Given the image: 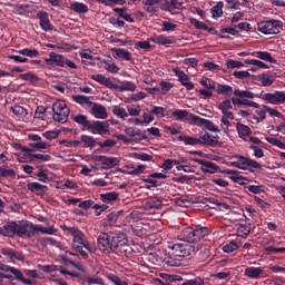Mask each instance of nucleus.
I'll return each mask as SVG.
<instances>
[{
    "instance_id": "f257e3e1",
    "label": "nucleus",
    "mask_w": 285,
    "mask_h": 285,
    "mask_svg": "<svg viewBox=\"0 0 285 285\" xmlns=\"http://www.w3.org/2000/svg\"><path fill=\"white\" fill-rule=\"evenodd\" d=\"M97 245L98 249L105 255L116 254L124 256L128 252V237L125 233H117L114 236L101 233Z\"/></svg>"
},
{
    "instance_id": "f03ea898",
    "label": "nucleus",
    "mask_w": 285,
    "mask_h": 285,
    "mask_svg": "<svg viewBox=\"0 0 285 285\" xmlns=\"http://www.w3.org/2000/svg\"><path fill=\"white\" fill-rule=\"evenodd\" d=\"M75 124L79 125L82 131H90L92 135H109L110 124L108 121L88 120L87 115L76 114L71 115Z\"/></svg>"
},
{
    "instance_id": "7ed1b4c3",
    "label": "nucleus",
    "mask_w": 285,
    "mask_h": 285,
    "mask_svg": "<svg viewBox=\"0 0 285 285\" xmlns=\"http://www.w3.org/2000/svg\"><path fill=\"white\" fill-rule=\"evenodd\" d=\"M213 229L210 227H205L202 225H193V226H186L180 229L178 233V240L180 242H187L188 244H194L200 242L203 238H205L208 235H212Z\"/></svg>"
},
{
    "instance_id": "20e7f679",
    "label": "nucleus",
    "mask_w": 285,
    "mask_h": 285,
    "mask_svg": "<svg viewBox=\"0 0 285 285\" xmlns=\"http://www.w3.org/2000/svg\"><path fill=\"white\" fill-rule=\"evenodd\" d=\"M62 229L67 230L72 236V249L76 250L83 259H88L89 254L85 249L92 253V248L90 247L89 242L86 239L83 232L81 229L67 226H63Z\"/></svg>"
},
{
    "instance_id": "39448f33",
    "label": "nucleus",
    "mask_w": 285,
    "mask_h": 285,
    "mask_svg": "<svg viewBox=\"0 0 285 285\" xmlns=\"http://www.w3.org/2000/svg\"><path fill=\"white\" fill-rule=\"evenodd\" d=\"M28 223L24 220H9L3 226L0 227V235L9 238H13L14 236H19L23 238H31L35 236V232H28Z\"/></svg>"
},
{
    "instance_id": "423d86ee",
    "label": "nucleus",
    "mask_w": 285,
    "mask_h": 285,
    "mask_svg": "<svg viewBox=\"0 0 285 285\" xmlns=\"http://www.w3.org/2000/svg\"><path fill=\"white\" fill-rule=\"evenodd\" d=\"M235 158L236 160L230 163L234 168L248 170L249 173L262 171V165L258 161L246 156H235Z\"/></svg>"
},
{
    "instance_id": "0eeeda50",
    "label": "nucleus",
    "mask_w": 285,
    "mask_h": 285,
    "mask_svg": "<svg viewBox=\"0 0 285 285\" xmlns=\"http://www.w3.org/2000/svg\"><path fill=\"white\" fill-rule=\"evenodd\" d=\"M171 256L178 258V261L190 257L195 253V246L187 242L170 244Z\"/></svg>"
},
{
    "instance_id": "6e6552de",
    "label": "nucleus",
    "mask_w": 285,
    "mask_h": 285,
    "mask_svg": "<svg viewBox=\"0 0 285 285\" xmlns=\"http://www.w3.org/2000/svg\"><path fill=\"white\" fill-rule=\"evenodd\" d=\"M53 120L60 125H63L68 121L71 110L67 107V104L63 100H57L52 105Z\"/></svg>"
},
{
    "instance_id": "1a4fd4ad",
    "label": "nucleus",
    "mask_w": 285,
    "mask_h": 285,
    "mask_svg": "<svg viewBox=\"0 0 285 285\" xmlns=\"http://www.w3.org/2000/svg\"><path fill=\"white\" fill-rule=\"evenodd\" d=\"M257 30L263 35H279L283 30V21L275 19L259 21Z\"/></svg>"
},
{
    "instance_id": "9d476101",
    "label": "nucleus",
    "mask_w": 285,
    "mask_h": 285,
    "mask_svg": "<svg viewBox=\"0 0 285 285\" xmlns=\"http://www.w3.org/2000/svg\"><path fill=\"white\" fill-rule=\"evenodd\" d=\"M47 66H58L60 68L77 69V63L70 59H67L62 55L56 53L55 51L49 52V58L45 59Z\"/></svg>"
},
{
    "instance_id": "9b49d317",
    "label": "nucleus",
    "mask_w": 285,
    "mask_h": 285,
    "mask_svg": "<svg viewBox=\"0 0 285 285\" xmlns=\"http://www.w3.org/2000/svg\"><path fill=\"white\" fill-rule=\"evenodd\" d=\"M263 99L267 101V104L279 106L285 104V91H275V92H266L263 96Z\"/></svg>"
},
{
    "instance_id": "f8f14e48",
    "label": "nucleus",
    "mask_w": 285,
    "mask_h": 285,
    "mask_svg": "<svg viewBox=\"0 0 285 285\" xmlns=\"http://www.w3.org/2000/svg\"><path fill=\"white\" fill-rule=\"evenodd\" d=\"M194 161L200 165V171L203 173L215 174L219 171V166L210 160L196 158Z\"/></svg>"
},
{
    "instance_id": "ddd939ff",
    "label": "nucleus",
    "mask_w": 285,
    "mask_h": 285,
    "mask_svg": "<svg viewBox=\"0 0 285 285\" xmlns=\"http://www.w3.org/2000/svg\"><path fill=\"white\" fill-rule=\"evenodd\" d=\"M171 117L175 118L176 120L188 121L191 125H194L197 119L196 115L189 114L188 110H181V109L175 110L171 114Z\"/></svg>"
},
{
    "instance_id": "4468645a",
    "label": "nucleus",
    "mask_w": 285,
    "mask_h": 285,
    "mask_svg": "<svg viewBox=\"0 0 285 285\" xmlns=\"http://www.w3.org/2000/svg\"><path fill=\"white\" fill-rule=\"evenodd\" d=\"M195 126L197 127H205L206 130H209L212 132H219L222 131L216 125L215 122L207 120L205 118H202L200 116H197V118H195Z\"/></svg>"
},
{
    "instance_id": "2eb2a0df",
    "label": "nucleus",
    "mask_w": 285,
    "mask_h": 285,
    "mask_svg": "<svg viewBox=\"0 0 285 285\" xmlns=\"http://www.w3.org/2000/svg\"><path fill=\"white\" fill-rule=\"evenodd\" d=\"M29 140L35 141L33 144H29V146L32 149H37V150H46L48 148H50V144L48 142H42V138L41 136H39L38 134H29Z\"/></svg>"
},
{
    "instance_id": "dca6fc26",
    "label": "nucleus",
    "mask_w": 285,
    "mask_h": 285,
    "mask_svg": "<svg viewBox=\"0 0 285 285\" xmlns=\"http://www.w3.org/2000/svg\"><path fill=\"white\" fill-rule=\"evenodd\" d=\"M37 19L40 20L41 29L46 32L52 31L53 26L50 22L49 13L46 11H38Z\"/></svg>"
},
{
    "instance_id": "f3484780",
    "label": "nucleus",
    "mask_w": 285,
    "mask_h": 285,
    "mask_svg": "<svg viewBox=\"0 0 285 285\" xmlns=\"http://www.w3.org/2000/svg\"><path fill=\"white\" fill-rule=\"evenodd\" d=\"M91 108V115L95 117V119H107L108 112L107 108L102 106L101 104L94 102L90 106Z\"/></svg>"
},
{
    "instance_id": "a211bd4d",
    "label": "nucleus",
    "mask_w": 285,
    "mask_h": 285,
    "mask_svg": "<svg viewBox=\"0 0 285 285\" xmlns=\"http://www.w3.org/2000/svg\"><path fill=\"white\" fill-rule=\"evenodd\" d=\"M200 144L203 146H207V147H212V148H216L218 146L222 145V142L218 141L219 137L217 136H212L209 134H204L203 136H200Z\"/></svg>"
},
{
    "instance_id": "6ab92c4d",
    "label": "nucleus",
    "mask_w": 285,
    "mask_h": 285,
    "mask_svg": "<svg viewBox=\"0 0 285 285\" xmlns=\"http://www.w3.org/2000/svg\"><path fill=\"white\" fill-rule=\"evenodd\" d=\"M1 255L8 257L11 261L17 259L19 262H24V259H26V257L22 253L16 250V249L9 248V247L1 248Z\"/></svg>"
},
{
    "instance_id": "aec40b11",
    "label": "nucleus",
    "mask_w": 285,
    "mask_h": 285,
    "mask_svg": "<svg viewBox=\"0 0 285 285\" xmlns=\"http://www.w3.org/2000/svg\"><path fill=\"white\" fill-rule=\"evenodd\" d=\"M175 75L178 78V81L181 82V86H184L188 91L193 90L195 88V85L189 81V76L180 70H175Z\"/></svg>"
},
{
    "instance_id": "412c9836",
    "label": "nucleus",
    "mask_w": 285,
    "mask_h": 285,
    "mask_svg": "<svg viewBox=\"0 0 285 285\" xmlns=\"http://www.w3.org/2000/svg\"><path fill=\"white\" fill-rule=\"evenodd\" d=\"M234 96L242 98L240 106L248 107V104L250 102V100H248V99H253L255 97V94L253 91H248V90L236 89V90H234Z\"/></svg>"
},
{
    "instance_id": "4be33fe9",
    "label": "nucleus",
    "mask_w": 285,
    "mask_h": 285,
    "mask_svg": "<svg viewBox=\"0 0 285 285\" xmlns=\"http://www.w3.org/2000/svg\"><path fill=\"white\" fill-rule=\"evenodd\" d=\"M95 161H101L102 165L107 168H114L119 165L118 158L108 157V156H95Z\"/></svg>"
},
{
    "instance_id": "5701e85b",
    "label": "nucleus",
    "mask_w": 285,
    "mask_h": 285,
    "mask_svg": "<svg viewBox=\"0 0 285 285\" xmlns=\"http://www.w3.org/2000/svg\"><path fill=\"white\" fill-rule=\"evenodd\" d=\"M125 132L127 136L134 138L135 141L147 139L146 135L141 132V129H136L135 127H127Z\"/></svg>"
},
{
    "instance_id": "b1692460",
    "label": "nucleus",
    "mask_w": 285,
    "mask_h": 285,
    "mask_svg": "<svg viewBox=\"0 0 285 285\" xmlns=\"http://www.w3.org/2000/svg\"><path fill=\"white\" fill-rule=\"evenodd\" d=\"M100 65L104 66L107 72L112 75H117L120 70V68L115 62H112L111 57L107 58L106 60H101Z\"/></svg>"
},
{
    "instance_id": "393cba45",
    "label": "nucleus",
    "mask_w": 285,
    "mask_h": 285,
    "mask_svg": "<svg viewBox=\"0 0 285 285\" xmlns=\"http://www.w3.org/2000/svg\"><path fill=\"white\" fill-rule=\"evenodd\" d=\"M80 139H81L82 148L85 149H89V148L92 149L99 144L97 142L95 137L85 135V134L80 136Z\"/></svg>"
},
{
    "instance_id": "a878e982",
    "label": "nucleus",
    "mask_w": 285,
    "mask_h": 285,
    "mask_svg": "<svg viewBox=\"0 0 285 285\" xmlns=\"http://www.w3.org/2000/svg\"><path fill=\"white\" fill-rule=\"evenodd\" d=\"M263 273L264 271L261 267H247L245 268L244 275L245 277L257 279L263 275Z\"/></svg>"
},
{
    "instance_id": "bb28decb",
    "label": "nucleus",
    "mask_w": 285,
    "mask_h": 285,
    "mask_svg": "<svg viewBox=\"0 0 285 285\" xmlns=\"http://www.w3.org/2000/svg\"><path fill=\"white\" fill-rule=\"evenodd\" d=\"M255 58H258L263 61L269 62L272 65H275L277 60H275L271 52L268 51H255L252 53Z\"/></svg>"
},
{
    "instance_id": "cd10ccee",
    "label": "nucleus",
    "mask_w": 285,
    "mask_h": 285,
    "mask_svg": "<svg viewBox=\"0 0 285 285\" xmlns=\"http://www.w3.org/2000/svg\"><path fill=\"white\" fill-rule=\"evenodd\" d=\"M114 57L120 61H131V52L126 49H114Z\"/></svg>"
},
{
    "instance_id": "c85d7f7f",
    "label": "nucleus",
    "mask_w": 285,
    "mask_h": 285,
    "mask_svg": "<svg viewBox=\"0 0 285 285\" xmlns=\"http://www.w3.org/2000/svg\"><path fill=\"white\" fill-rule=\"evenodd\" d=\"M27 189H29L31 193H36L37 195H43L46 190H48V187L37 181H33L27 184Z\"/></svg>"
},
{
    "instance_id": "c756f323",
    "label": "nucleus",
    "mask_w": 285,
    "mask_h": 285,
    "mask_svg": "<svg viewBox=\"0 0 285 285\" xmlns=\"http://www.w3.org/2000/svg\"><path fill=\"white\" fill-rule=\"evenodd\" d=\"M149 40L153 43H156L158 46H169V45H173V40L170 38H168L167 36H165V35L154 36V37L149 38Z\"/></svg>"
},
{
    "instance_id": "7c9ffc66",
    "label": "nucleus",
    "mask_w": 285,
    "mask_h": 285,
    "mask_svg": "<svg viewBox=\"0 0 285 285\" xmlns=\"http://www.w3.org/2000/svg\"><path fill=\"white\" fill-rule=\"evenodd\" d=\"M178 140L184 141L186 146H196V145L202 144L200 138L191 137V136H188V135L178 136Z\"/></svg>"
},
{
    "instance_id": "2f4dec72",
    "label": "nucleus",
    "mask_w": 285,
    "mask_h": 285,
    "mask_svg": "<svg viewBox=\"0 0 285 285\" xmlns=\"http://www.w3.org/2000/svg\"><path fill=\"white\" fill-rule=\"evenodd\" d=\"M236 130H238V135L242 139H245L252 135L249 126L242 122L236 124Z\"/></svg>"
},
{
    "instance_id": "473e14b6",
    "label": "nucleus",
    "mask_w": 285,
    "mask_h": 285,
    "mask_svg": "<svg viewBox=\"0 0 285 285\" xmlns=\"http://www.w3.org/2000/svg\"><path fill=\"white\" fill-rule=\"evenodd\" d=\"M252 225L249 223L240 224L238 226V229H236V235H238L242 238H246L248 235H250Z\"/></svg>"
},
{
    "instance_id": "72a5a7b5",
    "label": "nucleus",
    "mask_w": 285,
    "mask_h": 285,
    "mask_svg": "<svg viewBox=\"0 0 285 285\" xmlns=\"http://www.w3.org/2000/svg\"><path fill=\"white\" fill-rule=\"evenodd\" d=\"M19 78L23 81H27V82L31 83V85H37L40 80L39 77L36 73L31 72V71L26 72V73H21L19 76Z\"/></svg>"
},
{
    "instance_id": "f704fd0d",
    "label": "nucleus",
    "mask_w": 285,
    "mask_h": 285,
    "mask_svg": "<svg viewBox=\"0 0 285 285\" xmlns=\"http://www.w3.org/2000/svg\"><path fill=\"white\" fill-rule=\"evenodd\" d=\"M91 79L107 88H110L112 86L111 80L101 73L92 75Z\"/></svg>"
},
{
    "instance_id": "c9c22d12",
    "label": "nucleus",
    "mask_w": 285,
    "mask_h": 285,
    "mask_svg": "<svg viewBox=\"0 0 285 285\" xmlns=\"http://www.w3.org/2000/svg\"><path fill=\"white\" fill-rule=\"evenodd\" d=\"M224 2L219 1L216 6L210 8V13L213 19L220 18L224 13Z\"/></svg>"
},
{
    "instance_id": "e433bc0d",
    "label": "nucleus",
    "mask_w": 285,
    "mask_h": 285,
    "mask_svg": "<svg viewBox=\"0 0 285 285\" xmlns=\"http://www.w3.org/2000/svg\"><path fill=\"white\" fill-rule=\"evenodd\" d=\"M118 197H119V194L116 191H110V193L100 195V199L102 200L104 204H110L112 202H117Z\"/></svg>"
},
{
    "instance_id": "4c0bfd02",
    "label": "nucleus",
    "mask_w": 285,
    "mask_h": 285,
    "mask_svg": "<svg viewBox=\"0 0 285 285\" xmlns=\"http://www.w3.org/2000/svg\"><path fill=\"white\" fill-rule=\"evenodd\" d=\"M70 10L77 13H87L89 11L88 7L82 2L70 3Z\"/></svg>"
},
{
    "instance_id": "58836bf2",
    "label": "nucleus",
    "mask_w": 285,
    "mask_h": 285,
    "mask_svg": "<svg viewBox=\"0 0 285 285\" xmlns=\"http://www.w3.org/2000/svg\"><path fill=\"white\" fill-rule=\"evenodd\" d=\"M72 101H76L78 105L80 106H89L91 107L95 102H91L89 100V97L88 96H83V95H76V96H72Z\"/></svg>"
},
{
    "instance_id": "ea45409f",
    "label": "nucleus",
    "mask_w": 285,
    "mask_h": 285,
    "mask_svg": "<svg viewBox=\"0 0 285 285\" xmlns=\"http://www.w3.org/2000/svg\"><path fill=\"white\" fill-rule=\"evenodd\" d=\"M217 94L230 97L232 94L235 95V91H233V88L229 85H222V83H219L218 87H217Z\"/></svg>"
},
{
    "instance_id": "a19ab883",
    "label": "nucleus",
    "mask_w": 285,
    "mask_h": 285,
    "mask_svg": "<svg viewBox=\"0 0 285 285\" xmlns=\"http://www.w3.org/2000/svg\"><path fill=\"white\" fill-rule=\"evenodd\" d=\"M137 86L134 81L125 80L120 82L119 90L120 91H130L134 92L136 90Z\"/></svg>"
},
{
    "instance_id": "79ce46f5",
    "label": "nucleus",
    "mask_w": 285,
    "mask_h": 285,
    "mask_svg": "<svg viewBox=\"0 0 285 285\" xmlns=\"http://www.w3.org/2000/svg\"><path fill=\"white\" fill-rule=\"evenodd\" d=\"M258 80L263 87H272L274 83V79L266 72L258 75Z\"/></svg>"
},
{
    "instance_id": "37998d69",
    "label": "nucleus",
    "mask_w": 285,
    "mask_h": 285,
    "mask_svg": "<svg viewBox=\"0 0 285 285\" xmlns=\"http://www.w3.org/2000/svg\"><path fill=\"white\" fill-rule=\"evenodd\" d=\"M23 224H29L27 226V233H33V235H36V233H43V228L41 225H35L29 220H23Z\"/></svg>"
},
{
    "instance_id": "c03bdc74",
    "label": "nucleus",
    "mask_w": 285,
    "mask_h": 285,
    "mask_svg": "<svg viewBox=\"0 0 285 285\" xmlns=\"http://www.w3.org/2000/svg\"><path fill=\"white\" fill-rule=\"evenodd\" d=\"M112 114L119 118V119H126L129 117V114L126 112L125 108L120 107V106H114L112 107Z\"/></svg>"
},
{
    "instance_id": "a18cd8bd",
    "label": "nucleus",
    "mask_w": 285,
    "mask_h": 285,
    "mask_svg": "<svg viewBox=\"0 0 285 285\" xmlns=\"http://www.w3.org/2000/svg\"><path fill=\"white\" fill-rule=\"evenodd\" d=\"M18 55H23L30 58H37L39 57L40 52L38 49H19L17 50Z\"/></svg>"
},
{
    "instance_id": "49530a36",
    "label": "nucleus",
    "mask_w": 285,
    "mask_h": 285,
    "mask_svg": "<svg viewBox=\"0 0 285 285\" xmlns=\"http://www.w3.org/2000/svg\"><path fill=\"white\" fill-rule=\"evenodd\" d=\"M245 65L247 66H256L261 69H269L271 67L268 65H266L264 61L262 60H255V59H246L244 60Z\"/></svg>"
},
{
    "instance_id": "de8ad7c7",
    "label": "nucleus",
    "mask_w": 285,
    "mask_h": 285,
    "mask_svg": "<svg viewBox=\"0 0 285 285\" xmlns=\"http://www.w3.org/2000/svg\"><path fill=\"white\" fill-rule=\"evenodd\" d=\"M30 157V161H50L52 159L49 155H42V154H28Z\"/></svg>"
},
{
    "instance_id": "09e8293b",
    "label": "nucleus",
    "mask_w": 285,
    "mask_h": 285,
    "mask_svg": "<svg viewBox=\"0 0 285 285\" xmlns=\"http://www.w3.org/2000/svg\"><path fill=\"white\" fill-rule=\"evenodd\" d=\"M167 110L164 107L159 106H153L151 115L158 117V118H165L167 116Z\"/></svg>"
},
{
    "instance_id": "8fccbe9b",
    "label": "nucleus",
    "mask_w": 285,
    "mask_h": 285,
    "mask_svg": "<svg viewBox=\"0 0 285 285\" xmlns=\"http://www.w3.org/2000/svg\"><path fill=\"white\" fill-rule=\"evenodd\" d=\"M13 115L19 116V117H26L28 115L27 109H24L22 106L14 105L13 107L10 108Z\"/></svg>"
},
{
    "instance_id": "3c124183",
    "label": "nucleus",
    "mask_w": 285,
    "mask_h": 285,
    "mask_svg": "<svg viewBox=\"0 0 285 285\" xmlns=\"http://www.w3.org/2000/svg\"><path fill=\"white\" fill-rule=\"evenodd\" d=\"M38 269L49 274V273L60 271V266L59 265H38Z\"/></svg>"
},
{
    "instance_id": "603ef678",
    "label": "nucleus",
    "mask_w": 285,
    "mask_h": 285,
    "mask_svg": "<svg viewBox=\"0 0 285 285\" xmlns=\"http://www.w3.org/2000/svg\"><path fill=\"white\" fill-rule=\"evenodd\" d=\"M159 86L163 91H160L161 95H165L166 92H169L171 88H175V83L167 81V80H161L159 82Z\"/></svg>"
},
{
    "instance_id": "864d4df0",
    "label": "nucleus",
    "mask_w": 285,
    "mask_h": 285,
    "mask_svg": "<svg viewBox=\"0 0 285 285\" xmlns=\"http://www.w3.org/2000/svg\"><path fill=\"white\" fill-rule=\"evenodd\" d=\"M200 86L208 90L216 89V82L214 80H210L208 78H203V80H199Z\"/></svg>"
},
{
    "instance_id": "5fc2aeb1",
    "label": "nucleus",
    "mask_w": 285,
    "mask_h": 285,
    "mask_svg": "<svg viewBox=\"0 0 285 285\" xmlns=\"http://www.w3.org/2000/svg\"><path fill=\"white\" fill-rule=\"evenodd\" d=\"M98 3H102L108 7L114 6H124L126 3V0H96Z\"/></svg>"
},
{
    "instance_id": "6e6d98bb",
    "label": "nucleus",
    "mask_w": 285,
    "mask_h": 285,
    "mask_svg": "<svg viewBox=\"0 0 285 285\" xmlns=\"http://www.w3.org/2000/svg\"><path fill=\"white\" fill-rule=\"evenodd\" d=\"M189 23H191L197 30H207L206 23L197 20L196 18H189Z\"/></svg>"
},
{
    "instance_id": "4d7b16f0",
    "label": "nucleus",
    "mask_w": 285,
    "mask_h": 285,
    "mask_svg": "<svg viewBox=\"0 0 285 285\" xmlns=\"http://www.w3.org/2000/svg\"><path fill=\"white\" fill-rule=\"evenodd\" d=\"M0 176L2 178L14 177L16 176V170L12 169V168L0 167Z\"/></svg>"
},
{
    "instance_id": "13d9d810",
    "label": "nucleus",
    "mask_w": 285,
    "mask_h": 285,
    "mask_svg": "<svg viewBox=\"0 0 285 285\" xmlns=\"http://www.w3.org/2000/svg\"><path fill=\"white\" fill-rule=\"evenodd\" d=\"M265 107H266V106L263 105V107H261L259 110H256V111H255L258 117H255V116H254V119H256L257 122L264 121V120L266 119V112H267V111H266V108H265Z\"/></svg>"
},
{
    "instance_id": "bf43d9fd",
    "label": "nucleus",
    "mask_w": 285,
    "mask_h": 285,
    "mask_svg": "<svg viewBox=\"0 0 285 285\" xmlns=\"http://www.w3.org/2000/svg\"><path fill=\"white\" fill-rule=\"evenodd\" d=\"M239 248V245L236 242H230L229 244L223 247L224 253L230 254L236 252Z\"/></svg>"
},
{
    "instance_id": "052dcab7",
    "label": "nucleus",
    "mask_w": 285,
    "mask_h": 285,
    "mask_svg": "<svg viewBox=\"0 0 285 285\" xmlns=\"http://www.w3.org/2000/svg\"><path fill=\"white\" fill-rule=\"evenodd\" d=\"M134 158L140 161H153L154 156L147 155L145 153H136Z\"/></svg>"
},
{
    "instance_id": "680f3d73",
    "label": "nucleus",
    "mask_w": 285,
    "mask_h": 285,
    "mask_svg": "<svg viewBox=\"0 0 285 285\" xmlns=\"http://www.w3.org/2000/svg\"><path fill=\"white\" fill-rule=\"evenodd\" d=\"M180 261L178 257H170V258H166L164 259V263L166 266H170V267H177L180 266Z\"/></svg>"
},
{
    "instance_id": "e2e57ef3",
    "label": "nucleus",
    "mask_w": 285,
    "mask_h": 285,
    "mask_svg": "<svg viewBox=\"0 0 285 285\" xmlns=\"http://www.w3.org/2000/svg\"><path fill=\"white\" fill-rule=\"evenodd\" d=\"M60 131L59 130H48L42 134L43 138H47L49 140L59 138Z\"/></svg>"
},
{
    "instance_id": "0e129e2a",
    "label": "nucleus",
    "mask_w": 285,
    "mask_h": 285,
    "mask_svg": "<svg viewBox=\"0 0 285 285\" xmlns=\"http://www.w3.org/2000/svg\"><path fill=\"white\" fill-rule=\"evenodd\" d=\"M226 66L228 69H236L243 67L244 63L238 60H227Z\"/></svg>"
},
{
    "instance_id": "69168bd1",
    "label": "nucleus",
    "mask_w": 285,
    "mask_h": 285,
    "mask_svg": "<svg viewBox=\"0 0 285 285\" xmlns=\"http://www.w3.org/2000/svg\"><path fill=\"white\" fill-rule=\"evenodd\" d=\"M232 108L233 106L230 99H225L222 104L218 105V109L220 111L229 110Z\"/></svg>"
},
{
    "instance_id": "338daca9",
    "label": "nucleus",
    "mask_w": 285,
    "mask_h": 285,
    "mask_svg": "<svg viewBox=\"0 0 285 285\" xmlns=\"http://www.w3.org/2000/svg\"><path fill=\"white\" fill-rule=\"evenodd\" d=\"M204 279L202 277H195L194 279H189L181 285H204Z\"/></svg>"
},
{
    "instance_id": "774afa93",
    "label": "nucleus",
    "mask_w": 285,
    "mask_h": 285,
    "mask_svg": "<svg viewBox=\"0 0 285 285\" xmlns=\"http://www.w3.org/2000/svg\"><path fill=\"white\" fill-rule=\"evenodd\" d=\"M107 278H109V281H111L115 285H128V283L119 278L117 275H109Z\"/></svg>"
}]
</instances>
